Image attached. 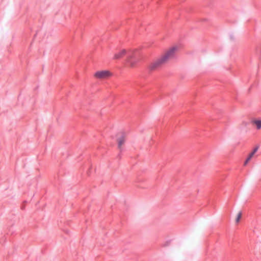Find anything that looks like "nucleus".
Wrapping results in <instances>:
<instances>
[{"label":"nucleus","instance_id":"nucleus-1","mask_svg":"<svg viewBox=\"0 0 261 261\" xmlns=\"http://www.w3.org/2000/svg\"><path fill=\"white\" fill-rule=\"evenodd\" d=\"M177 50L178 47L176 46H173L169 48L160 58L149 65V69L154 70L162 65L168 62L170 60L174 57L175 54Z\"/></svg>","mask_w":261,"mask_h":261},{"label":"nucleus","instance_id":"nucleus-2","mask_svg":"<svg viewBox=\"0 0 261 261\" xmlns=\"http://www.w3.org/2000/svg\"><path fill=\"white\" fill-rule=\"evenodd\" d=\"M135 51V50L132 51L124 49H122L114 54L113 59L115 60H120L126 55H127L126 62L130 67L134 68L136 66L137 62L139 61V59L136 56Z\"/></svg>","mask_w":261,"mask_h":261},{"label":"nucleus","instance_id":"nucleus-3","mask_svg":"<svg viewBox=\"0 0 261 261\" xmlns=\"http://www.w3.org/2000/svg\"><path fill=\"white\" fill-rule=\"evenodd\" d=\"M112 73L109 70H99L94 74V77L99 80H105L111 76Z\"/></svg>","mask_w":261,"mask_h":261},{"label":"nucleus","instance_id":"nucleus-4","mask_svg":"<svg viewBox=\"0 0 261 261\" xmlns=\"http://www.w3.org/2000/svg\"><path fill=\"white\" fill-rule=\"evenodd\" d=\"M126 136L123 132H121L118 134L117 143L119 149H121L122 145L124 144Z\"/></svg>","mask_w":261,"mask_h":261},{"label":"nucleus","instance_id":"nucleus-5","mask_svg":"<svg viewBox=\"0 0 261 261\" xmlns=\"http://www.w3.org/2000/svg\"><path fill=\"white\" fill-rule=\"evenodd\" d=\"M258 149V146L256 147L255 148L253 149L252 151L249 154L248 156L247 157V158L246 159V161L244 162V166H246L247 165L248 162L251 160V159L253 158L254 154L256 152Z\"/></svg>","mask_w":261,"mask_h":261},{"label":"nucleus","instance_id":"nucleus-6","mask_svg":"<svg viewBox=\"0 0 261 261\" xmlns=\"http://www.w3.org/2000/svg\"><path fill=\"white\" fill-rule=\"evenodd\" d=\"M252 123L256 126L257 129H260L261 128V120H253L252 121Z\"/></svg>","mask_w":261,"mask_h":261},{"label":"nucleus","instance_id":"nucleus-7","mask_svg":"<svg viewBox=\"0 0 261 261\" xmlns=\"http://www.w3.org/2000/svg\"><path fill=\"white\" fill-rule=\"evenodd\" d=\"M241 217H242V213L241 212L238 213V214H237V218L236 219V221L237 223L239 222V221L241 218Z\"/></svg>","mask_w":261,"mask_h":261}]
</instances>
